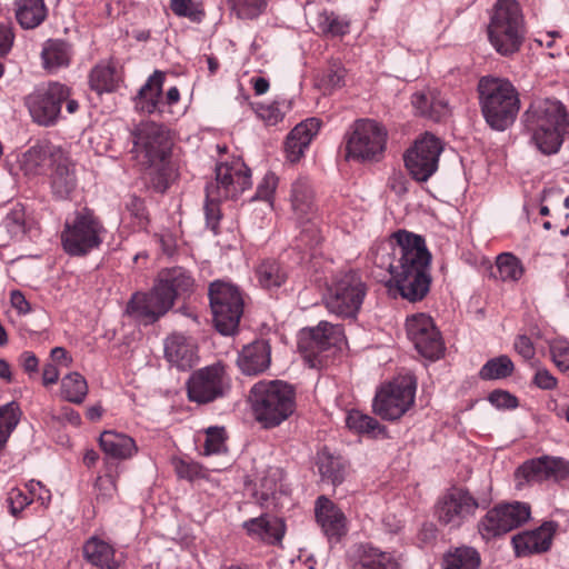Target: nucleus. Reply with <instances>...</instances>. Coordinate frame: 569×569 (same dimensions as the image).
Segmentation results:
<instances>
[{"label": "nucleus", "mask_w": 569, "mask_h": 569, "mask_svg": "<svg viewBox=\"0 0 569 569\" xmlns=\"http://www.w3.org/2000/svg\"><path fill=\"white\" fill-rule=\"evenodd\" d=\"M431 253L425 239L407 230L393 232L387 244L377 249L375 263L387 268L400 296L410 301H421L429 292Z\"/></svg>", "instance_id": "1"}, {"label": "nucleus", "mask_w": 569, "mask_h": 569, "mask_svg": "<svg viewBox=\"0 0 569 569\" xmlns=\"http://www.w3.org/2000/svg\"><path fill=\"white\" fill-rule=\"evenodd\" d=\"M130 137L133 143L131 152L149 170L150 187L157 192H166L178 177L177 167L170 158L172 142L168 130L162 124L144 121L133 128Z\"/></svg>", "instance_id": "2"}, {"label": "nucleus", "mask_w": 569, "mask_h": 569, "mask_svg": "<svg viewBox=\"0 0 569 569\" xmlns=\"http://www.w3.org/2000/svg\"><path fill=\"white\" fill-rule=\"evenodd\" d=\"M194 279L182 267L163 269L159 272L157 283L149 292H136L127 303L126 312L133 320L144 326L152 325L164 316L174 300L189 295Z\"/></svg>", "instance_id": "3"}, {"label": "nucleus", "mask_w": 569, "mask_h": 569, "mask_svg": "<svg viewBox=\"0 0 569 569\" xmlns=\"http://www.w3.org/2000/svg\"><path fill=\"white\" fill-rule=\"evenodd\" d=\"M525 126L541 153L556 154L569 137V112L558 99H538L525 112Z\"/></svg>", "instance_id": "4"}, {"label": "nucleus", "mask_w": 569, "mask_h": 569, "mask_svg": "<svg viewBox=\"0 0 569 569\" xmlns=\"http://www.w3.org/2000/svg\"><path fill=\"white\" fill-rule=\"evenodd\" d=\"M477 92L481 113L491 129L505 131L516 121L520 110V97L509 79L481 77Z\"/></svg>", "instance_id": "5"}, {"label": "nucleus", "mask_w": 569, "mask_h": 569, "mask_svg": "<svg viewBox=\"0 0 569 569\" xmlns=\"http://www.w3.org/2000/svg\"><path fill=\"white\" fill-rule=\"evenodd\" d=\"M251 186L249 168L239 158L216 166V179L206 187L204 214L207 226L214 232L221 218L219 204L234 198Z\"/></svg>", "instance_id": "6"}, {"label": "nucleus", "mask_w": 569, "mask_h": 569, "mask_svg": "<svg viewBox=\"0 0 569 569\" xmlns=\"http://www.w3.org/2000/svg\"><path fill=\"white\" fill-rule=\"evenodd\" d=\"M106 236L103 221L94 210L77 208L64 220L60 234L61 247L68 256L82 258L100 249Z\"/></svg>", "instance_id": "7"}, {"label": "nucleus", "mask_w": 569, "mask_h": 569, "mask_svg": "<svg viewBox=\"0 0 569 569\" xmlns=\"http://www.w3.org/2000/svg\"><path fill=\"white\" fill-rule=\"evenodd\" d=\"M250 400L256 420L264 428L279 426L296 409L295 388L282 380H261L254 383Z\"/></svg>", "instance_id": "8"}, {"label": "nucleus", "mask_w": 569, "mask_h": 569, "mask_svg": "<svg viewBox=\"0 0 569 569\" xmlns=\"http://www.w3.org/2000/svg\"><path fill=\"white\" fill-rule=\"evenodd\" d=\"M525 33L520 4L516 0H498L488 26V38L496 51L505 57L518 52Z\"/></svg>", "instance_id": "9"}, {"label": "nucleus", "mask_w": 569, "mask_h": 569, "mask_svg": "<svg viewBox=\"0 0 569 569\" xmlns=\"http://www.w3.org/2000/svg\"><path fill=\"white\" fill-rule=\"evenodd\" d=\"M71 94L70 87L60 82H49L26 96L24 106L33 122L42 127H52L61 118L62 103H66L69 114L78 112L79 102L71 98Z\"/></svg>", "instance_id": "10"}, {"label": "nucleus", "mask_w": 569, "mask_h": 569, "mask_svg": "<svg viewBox=\"0 0 569 569\" xmlns=\"http://www.w3.org/2000/svg\"><path fill=\"white\" fill-rule=\"evenodd\" d=\"M290 203L293 216L301 228L296 238L295 248L300 251L315 249L322 241V232L313 190L308 179L299 178L292 183Z\"/></svg>", "instance_id": "11"}, {"label": "nucleus", "mask_w": 569, "mask_h": 569, "mask_svg": "<svg viewBox=\"0 0 569 569\" xmlns=\"http://www.w3.org/2000/svg\"><path fill=\"white\" fill-rule=\"evenodd\" d=\"M368 287L357 271L335 276L328 286L325 305L330 313L343 319H355L367 296Z\"/></svg>", "instance_id": "12"}, {"label": "nucleus", "mask_w": 569, "mask_h": 569, "mask_svg": "<svg viewBox=\"0 0 569 569\" xmlns=\"http://www.w3.org/2000/svg\"><path fill=\"white\" fill-rule=\"evenodd\" d=\"M343 340L340 325L320 321L317 327L301 332L298 347L310 367L323 368L333 360Z\"/></svg>", "instance_id": "13"}, {"label": "nucleus", "mask_w": 569, "mask_h": 569, "mask_svg": "<svg viewBox=\"0 0 569 569\" xmlns=\"http://www.w3.org/2000/svg\"><path fill=\"white\" fill-rule=\"evenodd\" d=\"M417 380L406 373L382 385L373 399V411L383 420L400 419L415 403Z\"/></svg>", "instance_id": "14"}, {"label": "nucleus", "mask_w": 569, "mask_h": 569, "mask_svg": "<svg viewBox=\"0 0 569 569\" xmlns=\"http://www.w3.org/2000/svg\"><path fill=\"white\" fill-rule=\"evenodd\" d=\"M216 328L222 335H232L243 313V298L238 287L229 281L216 280L208 291Z\"/></svg>", "instance_id": "15"}, {"label": "nucleus", "mask_w": 569, "mask_h": 569, "mask_svg": "<svg viewBox=\"0 0 569 569\" xmlns=\"http://www.w3.org/2000/svg\"><path fill=\"white\" fill-rule=\"evenodd\" d=\"M488 505L489 500H478L466 488L451 487L438 498L435 517L440 525L458 529L475 517L479 507L487 508Z\"/></svg>", "instance_id": "16"}, {"label": "nucleus", "mask_w": 569, "mask_h": 569, "mask_svg": "<svg viewBox=\"0 0 569 569\" xmlns=\"http://www.w3.org/2000/svg\"><path fill=\"white\" fill-rule=\"evenodd\" d=\"M231 389L227 366L216 362L194 370L187 381V395L191 402L207 405L224 398Z\"/></svg>", "instance_id": "17"}, {"label": "nucleus", "mask_w": 569, "mask_h": 569, "mask_svg": "<svg viewBox=\"0 0 569 569\" xmlns=\"http://www.w3.org/2000/svg\"><path fill=\"white\" fill-rule=\"evenodd\" d=\"M386 143V129L375 120L362 119L356 121L347 150L352 159L379 161L383 157Z\"/></svg>", "instance_id": "18"}, {"label": "nucleus", "mask_w": 569, "mask_h": 569, "mask_svg": "<svg viewBox=\"0 0 569 569\" xmlns=\"http://www.w3.org/2000/svg\"><path fill=\"white\" fill-rule=\"evenodd\" d=\"M442 146L433 134L425 133L405 152L403 162L417 182L428 181L438 170Z\"/></svg>", "instance_id": "19"}, {"label": "nucleus", "mask_w": 569, "mask_h": 569, "mask_svg": "<svg viewBox=\"0 0 569 569\" xmlns=\"http://www.w3.org/2000/svg\"><path fill=\"white\" fill-rule=\"evenodd\" d=\"M28 161H34V173H42L43 167H50V184L52 193L58 199H68L77 187L74 168L71 166L68 157L61 151H56L47 156L39 152H29Z\"/></svg>", "instance_id": "20"}, {"label": "nucleus", "mask_w": 569, "mask_h": 569, "mask_svg": "<svg viewBox=\"0 0 569 569\" xmlns=\"http://www.w3.org/2000/svg\"><path fill=\"white\" fill-rule=\"evenodd\" d=\"M515 477L528 483H560L569 479V461L562 457L543 455L525 461L516 470Z\"/></svg>", "instance_id": "21"}, {"label": "nucleus", "mask_w": 569, "mask_h": 569, "mask_svg": "<svg viewBox=\"0 0 569 569\" xmlns=\"http://www.w3.org/2000/svg\"><path fill=\"white\" fill-rule=\"evenodd\" d=\"M407 335L417 351L428 359H439L445 347L439 330L430 316L418 313L407 319Z\"/></svg>", "instance_id": "22"}, {"label": "nucleus", "mask_w": 569, "mask_h": 569, "mask_svg": "<svg viewBox=\"0 0 569 569\" xmlns=\"http://www.w3.org/2000/svg\"><path fill=\"white\" fill-rule=\"evenodd\" d=\"M163 351L166 360L181 371L191 369L199 360L196 339L180 332L164 339Z\"/></svg>", "instance_id": "23"}, {"label": "nucleus", "mask_w": 569, "mask_h": 569, "mask_svg": "<svg viewBox=\"0 0 569 569\" xmlns=\"http://www.w3.org/2000/svg\"><path fill=\"white\" fill-rule=\"evenodd\" d=\"M558 525L555 521H545L539 528L523 531L512 538L516 555L525 557L532 553L546 552L550 549Z\"/></svg>", "instance_id": "24"}, {"label": "nucleus", "mask_w": 569, "mask_h": 569, "mask_svg": "<svg viewBox=\"0 0 569 569\" xmlns=\"http://www.w3.org/2000/svg\"><path fill=\"white\" fill-rule=\"evenodd\" d=\"M84 560L99 569H119L124 563V557L112 543L93 536L82 547Z\"/></svg>", "instance_id": "25"}, {"label": "nucleus", "mask_w": 569, "mask_h": 569, "mask_svg": "<svg viewBox=\"0 0 569 569\" xmlns=\"http://www.w3.org/2000/svg\"><path fill=\"white\" fill-rule=\"evenodd\" d=\"M320 120L317 118H309L298 123L288 134L284 142V151L287 159L291 163L298 162L309 148L313 138L318 134L320 129Z\"/></svg>", "instance_id": "26"}, {"label": "nucleus", "mask_w": 569, "mask_h": 569, "mask_svg": "<svg viewBox=\"0 0 569 569\" xmlns=\"http://www.w3.org/2000/svg\"><path fill=\"white\" fill-rule=\"evenodd\" d=\"M316 519L329 539H340L347 533V518L330 499L321 496L316 502Z\"/></svg>", "instance_id": "27"}, {"label": "nucleus", "mask_w": 569, "mask_h": 569, "mask_svg": "<svg viewBox=\"0 0 569 569\" xmlns=\"http://www.w3.org/2000/svg\"><path fill=\"white\" fill-rule=\"evenodd\" d=\"M166 74L162 71L156 70L140 88L134 98L136 110L146 113H162L163 112V94L162 88Z\"/></svg>", "instance_id": "28"}, {"label": "nucleus", "mask_w": 569, "mask_h": 569, "mask_svg": "<svg viewBox=\"0 0 569 569\" xmlns=\"http://www.w3.org/2000/svg\"><path fill=\"white\" fill-rule=\"evenodd\" d=\"M242 527L249 537L269 545L279 543L284 535L283 521L267 513L244 521Z\"/></svg>", "instance_id": "29"}, {"label": "nucleus", "mask_w": 569, "mask_h": 569, "mask_svg": "<svg viewBox=\"0 0 569 569\" xmlns=\"http://www.w3.org/2000/svg\"><path fill=\"white\" fill-rule=\"evenodd\" d=\"M239 369L248 376L263 372L270 365V346L264 340H256L244 346L238 356Z\"/></svg>", "instance_id": "30"}, {"label": "nucleus", "mask_w": 569, "mask_h": 569, "mask_svg": "<svg viewBox=\"0 0 569 569\" xmlns=\"http://www.w3.org/2000/svg\"><path fill=\"white\" fill-rule=\"evenodd\" d=\"M99 445L104 455L114 460L131 459L138 452L133 438L113 430L103 431Z\"/></svg>", "instance_id": "31"}, {"label": "nucleus", "mask_w": 569, "mask_h": 569, "mask_svg": "<svg viewBox=\"0 0 569 569\" xmlns=\"http://www.w3.org/2000/svg\"><path fill=\"white\" fill-rule=\"evenodd\" d=\"M14 17L22 29L32 30L48 18L44 0H14Z\"/></svg>", "instance_id": "32"}, {"label": "nucleus", "mask_w": 569, "mask_h": 569, "mask_svg": "<svg viewBox=\"0 0 569 569\" xmlns=\"http://www.w3.org/2000/svg\"><path fill=\"white\" fill-rule=\"evenodd\" d=\"M412 106L417 112L433 121H440L448 111L447 102L437 90H422L412 94Z\"/></svg>", "instance_id": "33"}, {"label": "nucleus", "mask_w": 569, "mask_h": 569, "mask_svg": "<svg viewBox=\"0 0 569 569\" xmlns=\"http://www.w3.org/2000/svg\"><path fill=\"white\" fill-rule=\"evenodd\" d=\"M119 475V465L106 460L103 473L97 477L93 486L94 498L98 503H107L117 496Z\"/></svg>", "instance_id": "34"}, {"label": "nucleus", "mask_w": 569, "mask_h": 569, "mask_svg": "<svg viewBox=\"0 0 569 569\" xmlns=\"http://www.w3.org/2000/svg\"><path fill=\"white\" fill-rule=\"evenodd\" d=\"M256 277L263 289H278L286 283L288 270L276 259H264L256 267Z\"/></svg>", "instance_id": "35"}, {"label": "nucleus", "mask_w": 569, "mask_h": 569, "mask_svg": "<svg viewBox=\"0 0 569 569\" xmlns=\"http://www.w3.org/2000/svg\"><path fill=\"white\" fill-rule=\"evenodd\" d=\"M41 58L43 67L49 71H54L69 66L71 48L63 40L49 39L43 46Z\"/></svg>", "instance_id": "36"}, {"label": "nucleus", "mask_w": 569, "mask_h": 569, "mask_svg": "<svg viewBox=\"0 0 569 569\" xmlns=\"http://www.w3.org/2000/svg\"><path fill=\"white\" fill-rule=\"evenodd\" d=\"M481 563L479 552L471 547H459L443 556L442 569H478Z\"/></svg>", "instance_id": "37"}, {"label": "nucleus", "mask_w": 569, "mask_h": 569, "mask_svg": "<svg viewBox=\"0 0 569 569\" xmlns=\"http://www.w3.org/2000/svg\"><path fill=\"white\" fill-rule=\"evenodd\" d=\"M118 82L119 77L112 64L99 63L90 71V88L99 94L117 90Z\"/></svg>", "instance_id": "38"}, {"label": "nucleus", "mask_w": 569, "mask_h": 569, "mask_svg": "<svg viewBox=\"0 0 569 569\" xmlns=\"http://www.w3.org/2000/svg\"><path fill=\"white\" fill-rule=\"evenodd\" d=\"M478 531L486 540H490L506 535L510 531V527L501 513V508L495 506L489 509L478 522Z\"/></svg>", "instance_id": "39"}, {"label": "nucleus", "mask_w": 569, "mask_h": 569, "mask_svg": "<svg viewBox=\"0 0 569 569\" xmlns=\"http://www.w3.org/2000/svg\"><path fill=\"white\" fill-rule=\"evenodd\" d=\"M347 427L357 433L368 435L370 437L385 436L386 428L377 419L359 410H351L346 418Z\"/></svg>", "instance_id": "40"}, {"label": "nucleus", "mask_w": 569, "mask_h": 569, "mask_svg": "<svg viewBox=\"0 0 569 569\" xmlns=\"http://www.w3.org/2000/svg\"><path fill=\"white\" fill-rule=\"evenodd\" d=\"M317 466L322 479L337 485L342 482L345 463L340 457L329 453L326 449L318 453Z\"/></svg>", "instance_id": "41"}, {"label": "nucleus", "mask_w": 569, "mask_h": 569, "mask_svg": "<svg viewBox=\"0 0 569 569\" xmlns=\"http://www.w3.org/2000/svg\"><path fill=\"white\" fill-rule=\"evenodd\" d=\"M88 393L86 378L79 372H71L62 378L61 395L69 402L81 405Z\"/></svg>", "instance_id": "42"}, {"label": "nucleus", "mask_w": 569, "mask_h": 569, "mask_svg": "<svg viewBox=\"0 0 569 569\" xmlns=\"http://www.w3.org/2000/svg\"><path fill=\"white\" fill-rule=\"evenodd\" d=\"M350 23L333 11H323L317 19L319 32L327 38L343 37L349 33Z\"/></svg>", "instance_id": "43"}, {"label": "nucleus", "mask_w": 569, "mask_h": 569, "mask_svg": "<svg viewBox=\"0 0 569 569\" xmlns=\"http://www.w3.org/2000/svg\"><path fill=\"white\" fill-rule=\"evenodd\" d=\"M122 220L129 223L133 231L146 230L150 220L144 200L136 196L131 197L126 204Z\"/></svg>", "instance_id": "44"}, {"label": "nucleus", "mask_w": 569, "mask_h": 569, "mask_svg": "<svg viewBox=\"0 0 569 569\" xmlns=\"http://www.w3.org/2000/svg\"><path fill=\"white\" fill-rule=\"evenodd\" d=\"M21 410L16 401L0 406V451L4 448L10 435L16 429Z\"/></svg>", "instance_id": "45"}, {"label": "nucleus", "mask_w": 569, "mask_h": 569, "mask_svg": "<svg viewBox=\"0 0 569 569\" xmlns=\"http://www.w3.org/2000/svg\"><path fill=\"white\" fill-rule=\"evenodd\" d=\"M513 362L508 356H499L488 360L480 369L479 377L482 380L503 379L512 375Z\"/></svg>", "instance_id": "46"}, {"label": "nucleus", "mask_w": 569, "mask_h": 569, "mask_svg": "<svg viewBox=\"0 0 569 569\" xmlns=\"http://www.w3.org/2000/svg\"><path fill=\"white\" fill-rule=\"evenodd\" d=\"M497 273L496 278L502 281H517L523 274L521 261L512 253H501L497 257L496 261Z\"/></svg>", "instance_id": "47"}, {"label": "nucleus", "mask_w": 569, "mask_h": 569, "mask_svg": "<svg viewBox=\"0 0 569 569\" xmlns=\"http://www.w3.org/2000/svg\"><path fill=\"white\" fill-rule=\"evenodd\" d=\"M346 69L340 62H332L318 78L317 84L326 94L345 86Z\"/></svg>", "instance_id": "48"}, {"label": "nucleus", "mask_w": 569, "mask_h": 569, "mask_svg": "<svg viewBox=\"0 0 569 569\" xmlns=\"http://www.w3.org/2000/svg\"><path fill=\"white\" fill-rule=\"evenodd\" d=\"M498 507L501 508V513L510 527V531L522 526L530 518L531 509L526 502L499 503Z\"/></svg>", "instance_id": "49"}, {"label": "nucleus", "mask_w": 569, "mask_h": 569, "mask_svg": "<svg viewBox=\"0 0 569 569\" xmlns=\"http://www.w3.org/2000/svg\"><path fill=\"white\" fill-rule=\"evenodd\" d=\"M231 11L241 20H253L267 9L268 0H228Z\"/></svg>", "instance_id": "50"}, {"label": "nucleus", "mask_w": 569, "mask_h": 569, "mask_svg": "<svg viewBox=\"0 0 569 569\" xmlns=\"http://www.w3.org/2000/svg\"><path fill=\"white\" fill-rule=\"evenodd\" d=\"M170 8L177 17L201 22L206 16L203 6L197 0H170Z\"/></svg>", "instance_id": "51"}, {"label": "nucleus", "mask_w": 569, "mask_h": 569, "mask_svg": "<svg viewBox=\"0 0 569 569\" xmlns=\"http://www.w3.org/2000/svg\"><path fill=\"white\" fill-rule=\"evenodd\" d=\"M6 503L11 516L18 518L21 512L32 503V497L29 495V490L23 488H12L7 493Z\"/></svg>", "instance_id": "52"}, {"label": "nucleus", "mask_w": 569, "mask_h": 569, "mask_svg": "<svg viewBox=\"0 0 569 569\" xmlns=\"http://www.w3.org/2000/svg\"><path fill=\"white\" fill-rule=\"evenodd\" d=\"M26 213L23 207L20 204L14 206L4 217L2 221L3 228L11 238H18L26 231Z\"/></svg>", "instance_id": "53"}, {"label": "nucleus", "mask_w": 569, "mask_h": 569, "mask_svg": "<svg viewBox=\"0 0 569 569\" xmlns=\"http://www.w3.org/2000/svg\"><path fill=\"white\" fill-rule=\"evenodd\" d=\"M280 472L278 470L270 472L260 481V489L256 491V498L261 506H268L270 500L276 499L279 491L278 479Z\"/></svg>", "instance_id": "54"}, {"label": "nucleus", "mask_w": 569, "mask_h": 569, "mask_svg": "<svg viewBox=\"0 0 569 569\" xmlns=\"http://www.w3.org/2000/svg\"><path fill=\"white\" fill-rule=\"evenodd\" d=\"M361 569H400L396 559L387 552L373 551L360 560Z\"/></svg>", "instance_id": "55"}, {"label": "nucleus", "mask_w": 569, "mask_h": 569, "mask_svg": "<svg viewBox=\"0 0 569 569\" xmlns=\"http://www.w3.org/2000/svg\"><path fill=\"white\" fill-rule=\"evenodd\" d=\"M549 351L558 370L569 377V342L556 339L550 343Z\"/></svg>", "instance_id": "56"}, {"label": "nucleus", "mask_w": 569, "mask_h": 569, "mask_svg": "<svg viewBox=\"0 0 569 569\" xmlns=\"http://www.w3.org/2000/svg\"><path fill=\"white\" fill-rule=\"evenodd\" d=\"M226 450V432L223 428L210 427L206 431L203 455L221 453Z\"/></svg>", "instance_id": "57"}, {"label": "nucleus", "mask_w": 569, "mask_h": 569, "mask_svg": "<svg viewBox=\"0 0 569 569\" xmlns=\"http://www.w3.org/2000/svg\"><path fill=\"white\" fill-rule=\"evenodd\" d=\"M172 466L177 476L181 479L192 481L202 476V467L188 457L173 458Z\"/></svg>", "instance_id": "58"}, {"label": "nucleus", "mask_w": 569, "mask_h": 569, "mask_svg": "<svg viewBox=\"0 0 569 569\" xmlns=\"http://www.w3.org/2000/svg\"><path fill=\"white\" fill-rule=\"evenodd\" d=\"M488 400L498 409H515L518 407V399L506 390H493L489 393Z\"/></svg>", "instance_id": "59"}, {"label": "nucleus", "mask_w": 569, "mask_h": 569, "mask_svg": "<svg viewBox=\"0 0 569 569\" xmlns=\"http://www.w3.org/2000/svg\"><path fill=\"white\" fill-rule=\"evenodd\" d=\"M258 117L268 126H274L283 119V112L280 110L279 103L260 104L257 108Z\"/></svg>", "instance_id": "60"}, {"label": "nucleus", "mask_w": 569, "mask_h": 569, "mask_svg": "<svg viewBox=\"0 0 569 569\" xmlns=\"http://www.w3.org/2000/svg\"><path fill=\"white\" fill-rule=\"evenodd\" d=\"M278 186V177L273 172H268L258 184L256 196L261 200L269 201L272 199Z\"/></svg>", "instance_id": "61"}, {"label": "nucleus", "mask_w": 569, "mask_h": 569, "mask_svg": "<svg viewBox=\"0 0 569 569\" xmlns=\"http://www.w3.org/2000/svg\"><path fill=\"white\" fill-rule=\"evenodd\" d=\"M26 489L29 490L30 497H32V502L34 500L39 501L41 506H48L51 500L50 490L46 489L41 482L31 480L26 483Z\"/></svg>", "instance_id": "62"}, {"label": "nucleus", "mask_w": 569, "mask_h": 569, "mask_svg": "<svg viewBox=\"0 0 569 569\" xmlns=\"http://www.w3.org/2000/svg\"><path fill=\"white\" fill-rule=\"evenodd\" d=\"M532 382L535 386H537L539 389L542 390H552L557 387V378L552 376V373L545 369H538L533 376Z\"/></svg>", "instance_id": "63"}, {"label": "nucleus", "mask_w": 569, "mask_h": 569, "mask_svg": "<svg viewBox=\"0 0 569 569\" xmlns=\"http://www.w3.org/2000/svg\"><path fill=\"white\" fill-rule=\"evenodd\" d=\"M515 350L525 360L533 359L536 355L535 346L531 339L527 336H519L515 340Z\"/></svg>", "instance_id": "64"}]
</instances>
